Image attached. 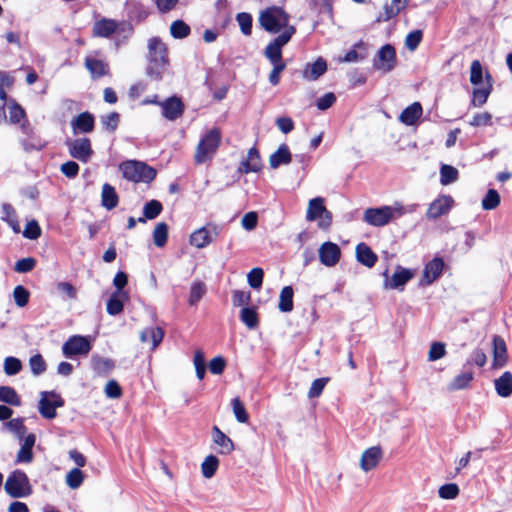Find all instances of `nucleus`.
<instances>
[{
    "instance_id": "774afa93",
    "label": "nucleus",
    "mask_w": 512,
    "mask_h": 512,
    "mask_svg": "<svg viewBox=\"0 0 512 512\" xmlns=\"http://www.w3.org/2000/svg\"><path fill=\"white\" fill-rule=\"evenodd\" d=\"M422 40V32L415 30L410 32L405 38V45L408 50L414 51Z\"/></svg>"
},
{
    "instance_id": "0eeeda50",
    "label": "nucleus",
    "mask_w": 512,
    "mask_h": 512,
    "mask_svg": "<svg viewBox=\"0 0 512 512\" xmlns=\"http://www.w3.org/2000/svg\"><path fill=\"white\" fill-rule=\"evenodd\" d=\"M306 220L309 222H317L320 229H328L332 224V214L325 207V199L316 197L308 202L306 211Z\"/></svg>"
},
{
    "instance_id": "5fc2aeb1",
    "label": "nucleus",
    "mask_w": 512,
    "mask_h": 512,
    "mask_svg": "<svg viewBox=\"0 0 512 512\" xmlns=\"http://www.w3.org/2000/svg\"><path fill=\"white\" fill-rule=\"evenodd\" d=\"M29 291L21 285H18L13 290V298L18 307H24L29 301Z\"/></svg>"
},
{
    "instance_id": "72a5a7b5",
    "label": "nucleus",
    "mask_w": 512,
    "mask_h": 512,
    "mask_svg": "<svg viewBox=\"0 0 512 512\" xmlns=\"http://www.w3.org/2000/svg\"><path fill=\"white\" fill-rule=\"evenodd\" d=\"M118 201H119V198H118L115 188L112 185L105 183L102 186V191H101L102 206L104 208H106L107 210H112L113 208H115L118 205Z\"/></svg>"
},
{
    "instance_id": "338daca9",
    "label": "nucleus",
    "mask_w": 512,
    "mask_h": 512,
    "mask_svg": "<svg viewBox=\"0 0 512 512\" xmlns=\"http://www.w3.org/2000/svg\"><path fill=\"white\" fill-rule=\"evenodd\" d=\"M469 124L473 127L492 125V115L489 112L478 113L473 116Z\"/></svg>"
},
{
    "instance_id": "aec40b11",
    "label": "nucleus",
    "mask_w": 512,
    "mask_h": 512,
    "mask_svg": "<svg viewBox=\"0 0 512 512\" xmlns=\"http://www.w3.org/2000/svg\"><path fill=\"white\" fill-rule=\"evenodd\" d=\"M444 262L441 258H434L426 264L421 279V284L430 285L433 283L442 273Z\"/></svg>"
},
{
    "instance_id": "b1692460",
    "label": "nucleus",
    "mask_w": 512,
    "mask_h": 512,
    "mask_svg": "<svg viewBox=\"0 0 512 512\" xmlns=\"http://www.w3.org/2000/svg\"><path fill=\"white\" fill-rule=\"evenodd\" d=\"M162 113L168 120H175L180 117L183 113L184 106L180 99L172 97L162 102Z\"/></svg>"
},
{
    "instance_id": "7c9ffc66",
    "label": "nucleus",
    "mask_w": 512,
    "mask_h": 512,
    "mask_svg": "<svg viewBox=\"0 0 512 512\" xmlns=\"http://www.w3.org/2000/svg\"><path fill=\"white\" fill-rule=\"evenodd\" d=\"M127 299L128 295L125 291H115L107 302V313L113 316L120 314Z\"/></svg>"
},
{
    "instance_id": "a211bd4d",
    "label": "nucleus",
    "mask_w": 512,
    "mask_h": 512,
    "mask_svg": "<svg viewBox=\"0 0 512 512\" xmlns=\"http://www.w3.org/2000/svg\"><path fill=\"white\" fill-rule=\"evenodd\" d=\"M125 24H119L113 19L103 18L95 22L93 26V34L97 37L108 38L113 33L118 32L120 29L123 30Z\"/></svg>"
},
{
    "instance_id": "ddd939ff",
    "label": "nucleus",
    "mask_w": 512,
    "mask_h": 512,
    "mask_svg": "<svg viewBox=\"0 0 512 512\" xmlns=\"http://www.w3.org/2000/svg\"><path fill=\"white\" fill-rule=\"evenodd\" d=\"M385 278L384 288L385 289H399L403 290L404 286L408 281L414 277V273L404 267L397 266L393 275L388 277V270L383 273Z\"/></svg>"
},
{
    "instance_id": "393cba45",
    "label": "nucleus",
    "mask_w": 512,
    "mask_h": 512,
    "mask_svg": "<svg viewBox=\"0 0 512 512\" xmlns=\"http://www.w3.org/2000/svg\"><path fill=\"white\" fill-rule=\"evenodd\" d=\"M423 109L419 102L406 107L399 116V121L407 126L415 125L422 116Z\"/></svg>"
},
{
    "instance_id": "a878e982",
    "label": "nucleus",
    "mask_w": 512,
    "mask_h": 512,
    "mask_svg": "<svg viewBox=\"0 0 512 512\" xmlns=\"http://www.w3.org/2000/svg\"><path fill=\"white\" fill-rule=\"evenodd\" d=\"M355 252L357 261L368 268L373 267L378 260L377 255L366 243H359Z\"/></svg>"
},
{
    "instance_id": "4c0bfd02",
    "label": "nucleus",
    "mask_w": 512,
    "mask_h": 512,
    "mask_svg": "<svg viewBox=\"0 0 512 512\" xmlns=\"http://www.w3.org/2000/svg\"><path fill=\"white\" fill-rule=\"evenodd\" d=\"M3 427L15 435L18 440L25 438L26 427L23 418H14L3 424Z\"/></svg>"
},
{
    "instance_id": "2eb2a0df",
    "label": "nucleus",
    "mask_w": 512,
    "mask_h": 512,
    "mask_svg": "<svg viewBox=\"0 0 512 512\" xmlns=\"http://www.w3.org/2000/svg\"><path fill=\"white\" fill-rule=\"evenodd\" d=\"M318 254L324 266L334 267L340 260L341 250L337 244L328 241L320 246Z\"/></svg>"
},
{
    "instance_id": "bb28decb",
    "label": "nucleus",
    "mask_w": 512,
    "mask_h": 512,
    "mask_svg": "<svg viewBox=\"0 0 512 512\" xmlns=\"http://www.w3.org/2000/svg\"><path fill=\"white\" fill-rule=\"evenodd\" d=\"M507 361V349L505 341L499 337H493V366L495 368L502 367Z\"/></svg>"
},
{
    "instance_id": "9d476101",
    "label": "nucleus",
    "mask_w": 512,
    "mask_h": 512,
    "mask_svg": "<svg viewBox=\"0 0 512 512\" xmlns=\"http://www.w3.org/2000/svg\"><path fill=\"white\" fill-rule=\"evenodd\" d=\"M219 233L220 229L216 225L209 224L195 230L190 235L189 243L198 249H202L211 244Z\"/></svg>"
},
{
    "instance_id": "473e14b6",
    "label": "nucleus",
    "mask_w": 512,
    "mask_h": 512,
    "mask_svg": "<svg viewBox=\"0 0 512 512\" xmlns=\"http://www.w3.org/2000/svg\"><path fill=\"white\" fill-rule=\"evenodd\" d=\"M327 70L326 61L318 58L315 62L308 64L303 71V77L308 80H317Z\"/></svg>"
},
{
    "instance_id": "864d4df0",
    "label": "nucleus",
    "mask_w": 512,
    "mask_h": 512,
    "mask_svg": "<svg viewBox=\"0 0 512 512\" xmlns=\"http://www.w3.org/2000/svg\"><path fill=\"white\" fill-rule=\"evenodd\" d=\"M162 211V204L158 200H151L144 205L143 213L147 219H155Z\"/></svg>"
},
{
    "instance_id": "6e6552de",
    "label": "nucleus",
    "mask_w": 512,
    "mask_h": 512,
    "mask_svg": "<svg viewBox=\"0 0 512 512\" xmlns=\"http://www.w3.org/2000/svg\"><path fill=\"white\" fill-rule=\"evenodd\" d=\"M295 32L296 28L290 26L267 45L264 54L272 65L285 64L282 59V48L290 41Z\"/></svg>"
},
{
    "instance_id": "052dcab7",
    "label": "nucleus",
    "mask_w": 512,
    "mask_h": 512,
    "mask_svg": "<svg viewBox=\"0 0 512 512\" xmlns=\"http://www.w3.org/2000/svg\"><path fill=\"white\" fill-rule=\"evenodd\" d=\"M193 362H194L197 378L199 380H202L206 373V366H205L204 354L201 350L195 351Z\"/></svg>"
},
{
    "instance_id": "423d86ee",
    "label": "nucleus",
    "mask_w": 512,
    "mask_h": 512,
    "mask_svg": "<svg viewBox=\"0 0 512 512\" xmlns=\"http://www.w3.org/2000/svg\"><path fill=\"white\" fill-rule=\"evenodd\" d=\"M4 489L12 498H26L33 492L28 476L21 470H14L9 474Z\"/></svg>"
},
{
    "instance_id": "4be33fe9",
    "label": "nucleus",
    "mask_w": 512,
    "mask_h": 512,
    "mask_svg": "<svg viewBox=\"0 0 512 512\" xmlns=\"http://www.w3.org/2000/svg\"><path fill=\"white\" fill-rule=\"evenodd\" d=\"M21 447L16 455L17 463H31L33 461V446L36 442L34 434H28L24 439L21 440Z\"/></svg>"
},
{
    "instance_id": "0e129e2a",
    "label": "nucleus",
    "mask_w": 512,
    "mask_h": 512,
    "mask_svg": "<svg viewBox=\"0 0 512 512\" xmlns=\"http://www.w3.org/2000/svg\"><path fill=\"white\" fill-rule=\"evenodd\" d=\"M328 380H329L328 378H319V379L314 380L311 384L309 391H308V397L309 398L319 397L322 394Z\"/></svg>"
},
{
    "instance_id": "de8ad7c7",
    "label": "nucleus",
    "mask_w": 512,
    "mask_h": 512,
    "mask_svg": "<svg viewBox=\"0 0 512 512\" xmlns=\"http://www.w3.org/2000/svg\"><path fill=\"white\" fill-rule=\"evenodd\" d=\"M170 33L174 38H186L190 34V27L182 20L174 21L170 26Z\"/></svg>"
},
{
    "instance_id": "cd10ccee",
    "label": "nucleus",
    "mask_w": 512,
    "mask_h": 512,
    "mask_svg": "<svg viewBox=\"0 0 512 512\" xmlns=\"http://www.w3.org/2000/svg\"><path fill=\"white\" fill-rule=\"evenodd\" d=\"M491 90V76L487 73L485 77V84H483V86H478L473 90L472 105L475 107H481L484 105L491 93Z\"/></svg>"
},
{
    "instance_id": "a19ab883",
    "label": "nucleus",
    "mask_w": 512,
    "mask_h": 512,
    "mask_svg": "<svg viewBox=\"0 0 512 512\" xmlns=\"http://www.w3.org/2000/svg\"><path fill=\"white\" fill-rule=\"evenodd\" d=\"M219 467V459L214 455L205 457L201 464V472L207 479L213 477Z\"/></svg>"
},
{
    "instance_id": "2f4dec72",
    "label": "nucleus",
    "mask_w": 512,
    "mask_h": 512,
    "mask_svg": "<svg viewBox=\"0 0 512 512\" xmlns=\"http://www.w3.org/2000/svg\"><path fill=\"white\" fill-rule=\"evenodd\" d=\"M291 162V153L286 144H282L279 148L270 155L269 164L273 169L278 168L280 165H286Z\"/></svg>"
},
{
    "instance_id": "e2e57ef3",
    "label": "nucleus",
    "mask_w": 512,
    "mask_h": 512,
    "mask_svg": "<svg viewBox=\"0 0 512 512\" xmlns=\"http://www.w3.org/2000/svg\"><path fill=\"white\" fill-rule=\"evenodd\" d=\"M446 354L445 344L442 342H434L431 344L428 352V360L436 361L441 359Z\"/></svg>"
},
{
    "instance_id": "f03ea898",
    "label": "nucleus",
    "mask_w": 512,
    "mask_h": 512,
    "mask_svg": "<svg viewBox=\"0 0 512 512\" xmlns=\"http://www.w3.org/2000/svg\"><path fill=\"white\" fill-rule=\"evenodd\" d=\"M148 66L147 74L155 79H160L168 65V51L166 44L158 37L148 40Z\"/></svg>"
},
{
    "instance_id": "6ab92c4d",
    "label": "nucleus",
    "mask_w": 512,
    "mask_h": 512,
    "mask_svg": "<svg viewBox=\"0 0 512 512\" xmlns=\"http://www.w3.org/2000/svg\"><path fill=\"white\" fill-rule=\"evenodd\" d=\"M94 116L89 112H82L71 121L73 134L90 133L94 129Z\"/></svg>"
},
{
    "instance_id": "49530a36",
    "label": "nucleus",
    "mask_w": 512,
    "mask_h": 512,
    "mask_svg": "<svg viewBox=\"0 0 512 512\" xmlns=\"http://www.w3.org/2000/svg\"><path fill=\"white\" fill-rule=\"evenodd\" d=\"M206 293V286L202 282H195L191 285L188 302L191 306L196 305Z\"/></svg>"
},
{
    "instance_id": "f8f14e48",
    "label": "nucleus",
    "mask_w": 512,
    "mask_h": 512,
    "mask_svg": "<svg viewBox=\"0 0 512 512\" xmlns=\"http://www.w3.org/2000/svg\"><path fill=\"white\" fill-rule=\"evenodd\" d=\"M66 145L68 147L70 156L83 163L88 162L93 155L91 142L88 138L68 140Z\"/></svg>"
},
{
    "instance_id": "09e8293b",
    "label": "nucleus",
    "mask_w": 512,
    "mask_h": 512,
    "mask_svg": "<svg viewBox=\"0 0 512 512\" xmlns=\"http://www.w3.org/2000/svg\"><path fill=\"white\" fill-rule=\"evenodd\" d=\"M231 405L236 420L240 423H247L249 420V415L241 400L239 398H234L231 402Z\"/></svg>"
},
{
    "instance_id": "f257e3e1",
    "label": "nucleus",
    "mask_w": 512,
    "mask_h": 512,
    "mask_svg": "<svg viewBox=\"0 0 512 512\" xmlns=\"http://www.w3.org/2000/svg\"><path fill=\"white\" fill-rule=\"evenodd\" d=\"M415 209L416 205L403 206L401 203L396 202L392 206L366 209L363 219L372 226L381 227L387 225L393 219L414 212Z\"/></svg>"
},
{
    "instance_id": "f3484780",
    "label": "nucleus",
    "mask_w": 512,
    "mask_h": 512,
    "mask_svg": "<svg viewBox=\"0 0 512 512\" xmlns=\"http://www.w3.org/2000/svg\"><path fill=\"white\" fill-rule=\"evenodd\" d=\"M383 457L382 450L379 446H372L366 449L360 457V468L364 472L375 469Z\"/></svg>"
},
{
    "instance_id": "680f3d73",
    "label": "nucleus",
    "mask_w": 512,
    "mask_h": 512,
    "mask_svg": "<svg viewBox=\"0 0 512 512\" xmlns=\"http://www.w3.org/2000/svg\"><path fill=\"white\" fill-rule=\"evenodd\" d=\"M438 494L442 499H455L459 494V487L455 483L445 484L439 488Z\"/></svg>"
},
{
    "instance_id": "412c9836",
    "label": "nucleus",
    "mask_w": 512,
    "mask_h": 512,
    "mask_svg": "<svg viewBox=\"0 0 512 512\" xmlns=\"http://www.w3.org/2000/svg\"><path fill=\"white\" fill-rule=\"evenodd\" d=\"M262 167L261 158L258 150L255 147H252L248 150L246 158L241 161L239 166V172L241 173H250V172H258Z\"/></svg>"
},
{
    "instance_id": "e433bc0d",
    "label": "nucleus",
    "mask_w": 512,
    "mask_h": 512,
    "mask_svg": "<svg viewBox=\"0 0 512 512\" xmlns=\"http://www.w3.org/2000/svg\"><path fill=\"white\" fill-rule=\"evenodd\" d=\"M473 378L474 375L472 372H463L454 377V379L448 384L447 389L450 392L465 389L469 386Z\"/></svg>"
},
{
    "instance_id": "6e6d98bb",
    "label": "nucleus",
    "mask_w": 512,
    "mask_h": 512,
    "mask_svg": "<svg viewBox=\"0 0 512 512\" xmlns=\"http://www.w3.org/2000/svg\"><path fill=\"white\" fill-rule=\"evenodd\" d=\"M41 227L36 220L29 221L23 231V236L30 240H36L41 236Z\"/></svg>"
},
{
    "instance_id": "c85d7f7f",
    "label": "nucleus",
    "mask_w": 512,
    "mask_h": 512,
    "mask_svg": "<svg viewBox=\"0 0 512 512\" xmlns=\"http://www.w3.org/2000/svg\"><path fill=\"white\" fill-rule=\"evenodd\" d=\"M213 442L219 446V453L230 454L234 450L233 441L225 435L217 426L212 428Z\"/></svg>"
},
{
    "instance_id": "13d9d810",
    "label": "nucleus",
    "mask_w": 512,
    "mask_h": 512,
    "mask_svg": "<svg viewBox=\"0 0 512 512\" xmlns=\"http://www.w3.org/2000/svg\"><path fill=\"white\" fill-rule=\"evenodd\" d=\"M22 364L18 358L7 357L4 360V372L8 376L16 375L21 371Z\"/></svg>"
},
{
    "instance_id": "9b49d317",
    "label": "nucleus",
    "mask_w": 512,
    "mask_h": 512,
    "mask_svg": "<svg viewBox=\"0 0 512 512\" xmlns=\"http://www.w3.org/2000/svg\"><path fill=\"white\" fill-rule=\"evenodd\" d=\"M91 350L88 338L81 335L70 337L62 346V353L67 358L79 355H87Z\"/></svg>"
},
{
    "instance_id": "dca6fc26",
    "label": "nucleus",
    "mask_w": 512,
    "mask_h": 512,
    "mask_svg": "<svg viewBox=\"0 0 512 512\" xmlns=\"http://www.w3.org/2000/svg\"><path fill=\"white\" fill-rule=\"evenodd\" d=\"M454 204V200L449 195H442L435 199L428 207L426 216L429 219H437L447 214Z\"/></svg>"
},
{
    "instance_id": "c03bdc74",
    "label": "nucleus",
    "mask_w": 512,
    "mask_h": 512,
    "mask_svg": "<svg viewBox=\"0 0 512 512\" xmlns=\"http://www.w3.org/2000/svg\"><path fill=\"white\" fill-rule=\"evenodd\" d=\"M458 178V170L450 165L444 164L440 169V181L443 185L455 182Z\"/></svg>"
},
{
    "instance_id": "20e7f679",
    "label": "nucleus",
    "mask_w": 512,
    "mask_h": 512,
    "mask_svg": "<svg viewBox=\"0 0 512 512\" xmlns=\"http://www.w3.org/2000/svg\"><path fill=\"white\" fill-rule=\"evenodd\" d=\"M221 142V133L214 128L207 132L199 141L195 149L194 161L196 164H204L211 161L216 154Z\"/></svg>"
},
{
    "instance_id": "c9c22d12",
    "label": "nucleus",
    "mask_w": 512,
    "mask_h": 512,
    "mask_svg": "<svg viewBox=\"0 0 512 512\" xmlns=\"http://www.w3.org/2000/svg\"><path fill=\"white\" fill-rule=\"evenodd\" d=\"M164 331L160 327H149L141 331L140 340L142 343H152V347L156 348L162 341Z\"/></svg>"
},
{
    "instance_id": "4468645a",
    "label": "nucleus",
    "mask_w": 512,
    "mask_h": 512,
    "mask_svg": "<svg viewBox=\"0 0 512 512\" xmlns=\"http://www.w3.org/2000/svg\"><path fill=\"white\" fill-rule=\"evenodd\" d=\"M396 64V52L393 46L387 44L378 51L374 68L383 73L390 72Z\"/></svg>"
},
{
    "instance_id": "69168bd1",
    "label": "nucleus",
    "mask_w": 512,
    "mask_h": 512,
    "mask_svg": "<svg viewBox=\"0 0 512 512\" xmlns=\"http://www.w3.org/2000/svg\"><path fill=\"white\" fill-rule=\"evenodd\" d=\"M120 115L117 112H111L101 118L103 127L108 131H114L119 124Z\"/></svg>"
},
{
    "instance_id": "c756f323",
    "label": "nucleus",
    "mask_w": 512,
    "mask_h": 512,
    "mask_svg": "<svg viewBox=\"0 0 512 512\" xmlns=\"http://www.w3.org/2000/svg\"><path fill=\"white\" fill-rule=\"evenodd\" d=\"M494 386L498 396L508 398L512 395V373L504 372L499 378L494 380Z\"/></svg>"
},
{
    "instance_id": "8fccbe9b",
    "label": "nucleus",
    "mask_w": 512,
    "mask_h": 512,
    "mask_svg": "<svg viewBox=\"0 0 512 512\" xmlns=\"http://www.w3.org/2000/svg\"><path fill=\"white\" fill-rule=\"evenodd\" d=\"M500 203V195L499 193L494 189H489L487 194L482 200V208L484 210H493L495 209Z\"/></svg>"
},
{
    "instance_id": "7ed1b4c3",
    "label": "nucleus",
    "mask_w": 512,
    "mask_h": 512,
    "mask_svg": "<svg viewBox=\"0 0 512 512\" xmlns=\"http://www.w3.org/2000/svg\"><path fill=\"white\" fill-rule=\"evenodd\" d=\"M290 16L281 7L272 6L264 9L259 14V24L267 32L276 34L282 29L286 30Z\"/></svg>"
},
{
    "instance_id": "79ce46f5",
    "label": "nucleus",
    "mask_w": 512,
    "mask_h": 512,
    "mask_svg": "<svg viewBox=\"0 0 512 512\" xmlns=\"http://www.w3.org/2000/svg\"><path fill=\"white\" fill-rule=\"evenodd\" d=\"M168 238V226L164 222H160L156 225L153 231V241L157 247H163Z\"/></svg>"
},
{
    "instance_id": "a18cd8bd",
    "label": "nucleus",
    "mask_w": 512,
    "mask_h": 512,
    "mask_svg": "<svg viewBox=\"0 0 512 512\" xmlns=\"http://www.w3.org/2000/svg\"><path fill=\"white\" fill-rule=\"evenodd\" d=\"M240 319L249 329L258 325V316L253 308L244 307L240 312Z\"/></svg>"
},
{
    "instance_id": "bf43d9fd",
    "label": "nucleus",
    "mask_w": 512,
    "mask_h": 512,
    "mask_svg": "<svg viewBox=\"0 0 512 512\" xmlns=\"http://www.w3.org/2000/svg\"><path fill=\"white\" fill-rule=\"evenodd\" d=\"M29 366L35 376L41 375L46 370V363L40 354L32 356L29 360Z\"/></svg>"
},
{
    "instance_id": "3c124183",
    "label": "nucleus",
    "mask_w": 512,
    "mask_h": 512,
    "mask_svg": "<svg viewBox=\"0 0 512 512\" xmlns=\"http://www.w3.org/2000/svg\"><path fill=\"white\" fill-rule=\"evenodd\" d=\"M83 480V472L78 468L70 470L66 475V484L71 489H77L78 487H80V485L83 483Z\"/></svg>"
},
{
    "instance_id": "39448f33",
    "label": "nucleus",
    "mask_w": 512,
    "mask_h": 512,
    "mask_svg": "<svg viewBox=\"0 0 512 512\" xmlns=\"http://www.w3.org/2000/svg\"><path fill=\"white\" fill-rule=\"evenodd\" d=\"M122 176L132 182H150L156 176V171L143 162L128 160L119 165Z\"/></svg>"
},
{
    "instance_id": "37998d69",
    "label": "nucleus",
    "mask_w": 512,
    "mask_h": 512,
    "mask_svg": "<svg viewBox=\"0 0 512 512\" xmlns=\"http://www.w3.org/2000/svg\"><path fill=\"white\" fill-rule=\"evenodd\" d=\"M470 82L474 86H483V69L479 60H474L470 67Z\"/></svg>"
},
{
    "instance_id": "5701e85b",
    "label": "nucleus",
    "mask_w": 512,
    "mask_h": 512,
    "mask_svg": "<svg viewBox=\"0 0 512 512\" xmlns=\"http://www.w3.org/2000/svg\"><path fill=\"white\" fill-rule=\"evenodd\" d=\"M409 0H391L390 4H386L383 8V13H381L377 18V22H387L390 19L396 17L400 12H402Z\"/></svg>"
},
{
    "instance_id": "58836bf2",
    "label": "nucleus",
    "mask_w": 512,
    "mask_h": 512,
    "mask_svg": "<svg viewBox=\"0 0 512 512\" xmlns=\"http://www.w3.org/2000/svg\"><path fill=\"white\" fill-rule=\"evenodd\" d=\"M278 308L282 312H290L293 309V289L291 286H285L279 296Z\"/></svg>"
},
{
    "instance_id": "f704fd0d",
    "label": "nucleus",
    "mask_w": 512,
    "mask_h": 512,
    "mask_svg": "<svg viewBox=\"0 0 512 512\" xmlns=\"http://www.w3.org/2000/svg\"><path fill=\"white\" fill-rule=\"evenodd\" d=\"M85 66L93 78L102 77L109 72L108 64L99 59L87 57L85 59Z\"/></svg>"
},
{
    "instance_id": "1a4fd4ad",
    "label": "nucleus",
    "mask_w": 512,
    "mask_h": 512,
    "mask_svg": "<svg viewBox=\"0 0 512 512\" xmlns=\"http://www.w3.org/2000/svg\"><path fill=\"white\" fill-rule=\"evenodd\" d=\"M39 413L46 419L56 417V409L64 405V400L54 391H43L40 394Z\"/></svg>"
},
{
    "instance_id": "603ef678",
    "label": "nucleus",
    "mask_w": 512,
    "mask_h": 512,
    "mask_svg": "<svg viewBox=\"0 0 512 512\" xmlns=\"http://www.w3.org/2000/svg\"><path fill=\"white\" fill-rule=\"evenodd\" d=\"M236 20L239 24L241 32L244 35L249 36L252 32V17H251V15L246 12H241V13L237 14Z\"/></svg>"
},
{
    "instance_id": "ea45409f",
    "label": "nucleus",
    "mask_w": 512,
    "mask_h": 512,
    "mask_svg": "<svg viewBox=\"0 0 512 512\" xmlns=\"http://www.w3.org/2000/svg\"><path fill=\"white\" fill-rule=\"evenodd\" d=\"M0 401L16 407L21 405L19 395L10 386H0Z\"/></svg>"
},
{
    "instance_id": "4d7b16f0",
    "label": "nucleus",
    "mask_w": 512,
    "mask_h": 512,
    "mask_svg": "<svg viewBox=\"0 0 512 512\" xmlns=\"http://www.w3.org/2000/svg\"><path fill=\"white\" fill-rule=\"evenodd\" d=\"M264 277L263 269L253 268L247 275V280L251 288L259 289L262 285Z\"/></svg>"
}]
</instances>
